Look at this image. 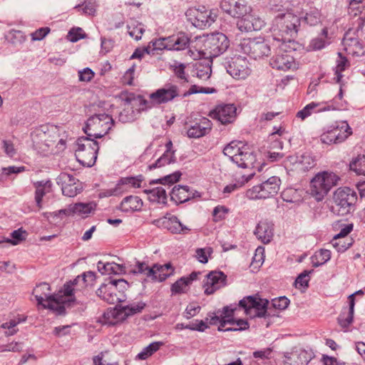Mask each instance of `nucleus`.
<instances>
[{"mask_svg": "<svg viewBox=\"0 0 365 365\" xmlns=\"http://www.w3.org/2000/svg\"><path fill=\"white\" fill-rule=\"evenodd\" d=\"M32 146L38 153L56 154L66 148L67 136L63 129L55 125L43 124L31 133Z\"/></svg>", "mask_w": 365, "mask_h": 365, "instance_id": "obj_1", "label": "nucleus"}, {"mask_svg": "<svg viewBox=\"0 0 365 365\" xmlns=\"http://www.w3.org/2000/svg\"><path fill=\"white\" fill-rule=\"evenodd\" d=\"M301 25V18L290 9L274 15L271 26L274 39L277 41L291 42L290 38L296 36Z\"/></svg>", "mask_w": 365, "mask_h": 365, "instance_id": "obj_2", "label": "nucleus"}, {"mask_svg": "<svg viewBox=\"0 0 365 365\" xmlns=\"http://www.w3.org/2000/svg\"><path fill=\"white\" fill-rule=\"evenodd\" d=\"M365 24L359 19L356 25L350 28L342 40L344 50L348 55L361 56L365 54Z\"/></svg>", "mask_w": 365, "mask_h": 365, "instance_id": "obj_3", "label": "nucleus"}, {"mask_svg": "<svg viewBox=\"0 0 365 365\" xmlns=\"http://www.w3.org/2000/svg\"><path fill=\"white\" fill-rule=\"evenodd\" d=\"M223 153L240 168H255L257 160L253 150L241 141L231 142L225 146Z\"/></svg>", "mask_w": 365, "mask_h": 365, "instance_id": "obj_4", "label": "nucleus"}, {"mask_svg": "<svg viewBox=\"0 0 365 365\" xmlns=\"http://www.w3.org/2000/svg\"><path fill=\"white\" fill-rule=\"evenodd\" d=\"M145 306V303L138 302L120 308L108 309L98 319V322L103 325H115L123 322L128 317L140 312Z\"/></svg>", "mask_w": 365, "mask_h": 365, "instance_id": "obj_5", "label": "nucleus"}, {"mask_svg": "<svg viewBox=\"0 0 365 365\" xmlns=\"http://www.w3.org/2000/svg\"><path fill=\"white\" fill-rule=\"evenodd\" d=\"M339 178L334 173L324 171L317 173L310 182V193L317 201L322 200Z\"/></svg>", "mask_w": 365, "mask_h": 365, "instance_id": "obj_6", "label": "nucleus"}, {"mask_svg": "<svg viewBox=\"0 0 365 365\" xmlns=\"http://www.w3.org/2000/svg\"><path fill=\"white\" fill-rule=\"evenodd\" d=\"M98 149V143L91 137H81L76 143L75 155L81 164L91 167L96 161Z\"/></svg>", "mask_w": 365, "mask_h": 365, "instance_id": "obj_7", "label": "nucleus"}, {"mask_svg": "<svg viewBox=\"0 0 365 365\" xmlns=\"http://www.w3.org/2000/svg\"><path fill=\"white\" fill-rule=\"evenodd\" d=\"M50 286L48 283L43 282L38 284L33 290V294L35 297L38 304L44 308H48L58 314L64 313V305L60 300V292L55 296L51 295L50 292Z\"/></svg>", "mask_w": 365, "mask_h": 365, "instance_id": "obj_8", "label": "nucleus"}, {"mask_svg": "<svg viewBox=\"0 0 365 365\" xmlns=\"http://www.w3.org/2000/svg\"><path fill=\"white\" fill-rule=\"evenodd\" d=\"M357 197L356 192L349 187H339L333 195L332 210L338 215H346L354 210Z\"/></svg>", "mask_w": 365, "mask_h": 365, "instance_id": "obj_9", "label": "nucleus"}, {"mask_svg": "<svg viewBox=\"0 0 365 365\" xmlns=\"http://www.w3.org/2000/svg\"><path fill=\"white\" fill-rule=\"evenodd\" d=\"M113 125L112 117L106 113L96 114L87 120L84 132L89 137L101 138L110 130Z\"/></svg>", "mask_w": 365, "mask_h": 365, "instance_id": "obj_10", "label": "nucleus"}, {"mask_svg": "<svg viewBox=\"0 0 365 365\" xmlns=\"http://www.w3.org/2000/svg\"><path fill=\"white\" fill-rule=\"evenodd\" d=\"M229 46L230 41L224 34L220 32L211 34L204 40V48L201 53L207 58L217 57L226 51Z\"/></svg>", "mask_w": 365, "mask_h": 365, "instance_id": "obj_11", "label": "nucleus"}, {"mask_svg": "<svg viewBox=\"0 0 365 365\" xmlns=\"http://www.w3.org/2000/svg\"><path fill=\"white\" fill-rule=\"evenodd\" d=\"M281 180L277 176H272L260 185L253 186L246 191L245 195L249 200L267 199L276 195L279 190Z\"/></svg>", "mask_w": 365, "mask_h": 365, "instance_id": "obj_12", "label": "nucleus"}, {"mask_svg": "<svg viewBox=\"0 0 365 365\" xmlns=\"http://www.w3.org/2000/svg\"><path fill=\"white\" fill-rule=\"evenodd\" d=\"M127 285L124 279L110 280L108 283L103 284L96 291L98 297L107 302L109 304H115L121 302L123 298V294L120 289H125Z\"/></svg>", "mask_w": 365, "mask_h": 365, "instance_id": "obj_13", "label": "nucleus"}, {"mask_svg": "<svg viewBox=\"0 0 365 365\" xmlns=\"http://www.w3.org/2000/svg\"><path fill=\"white\" fill-rule=\"evenodd\" d=\"M351 134V128L346 121L336 122L320 136L322 143L331 145L345 140Z\"/></svg>", "mask_w": 365, "mask_h": 365, "instance_id": "obj_14", "label": "nucleus"}, {"mask_svg": "<svg viewBox=\"0 0 365 365\" xmlns=\"http://www.w3.org/2000/svg\"><path fill=\"white\" fill-rule=\"evenodd\" d=\"M240 47L241 51L255 59L267 56L271 51L270 46L264 38H244Z\"/></svg>", "mask_w": 365, "mask_h": 365, "instance_id": "obj_15", "label": "nucleus"}, {"mask_svg": "<svg viewBox=\"0 0 365 365\" xmlns=\"http://www.w3.org/2000/svg\"><path fill=\"white\" fill-rule=\"evenodd\" d=\"M186 16L193 26L202 29L210 26L216 20L217 14L214 10L201 6L188 9Z\"/></svg>", "mask_w": 365, "mask_h": 365, "instance_id": "obj_16", "label": "nucleus"}, {"mask_svg": "<svg viewBox=\"0 0 365 365\" xmlns=\"http://www.w3.org/2000/svg\"><path fill=\"white\" fill-rule=\"evenodd\" d=\"M281 42V44L279 45V51L270 58L269 65L272 68L282 71L297 69V64L294 57L284 49L287 42Z\"/></svg>", "mask_w": 365, "mask_h": 365, "instance_id": "obj_17", "label": "nucleus"}, {"mask_svg": "<svg viewBox=\"0 0 365 365\" xmlns=\"http://www.w3.org/2000/svg\"><path fill=\"white\" fill-rule=\"evenodd\" d=\"M269 301L257 297H247L240 301L239 305L251 318L263 317L267 313Z\"/></svg>", "mask_w": 365, "mask_h": 365, "instance_id": "obj_18", "label": "nucleus"}, {"mask_svg": "<svg viewBox=\"0 0 365 365\" xmlns=\"http://www.w3.org/2000/svg\"><path fill=\"white\" fill-rule=\"evenodd\" d=\"M337 30L336 21L329 20L324 23V27L322 28L319 36L314 38L309 43V48L313 51L321 50L331 43Z\"/></svg>", "mask_w": 365, "mask_h": 365, "instance_id": "obj_19", "label": "nucleus"}, {"mask_svg": "<svg viewBox=\"0 0 365 365\" xmlns=\"http://www.w3.org/2000/svg\"><path fill=\"white\" fill-rule=\"evenodd\" d=\"M152 224L161 229H166L173 234L185 235L190 228L183 225L175 215L167 214L163 217L154 220Z\"/></svg>", "mask_w": 365, "mask_h": 365, "instance_id": "obj_20", "label": "nucleus"}, {"mask_svg": "<svg viewBox=\"0 0 365 365\" xmlns=\"http://www.w3.org/2000/svg\"><path fill=\"white\" fill-rule=\"evenodd\" d=\"M143 181V177H128L121 178L113 188L106 190L101 195L104 197L118 196L128 192L130 188H139Z\"/></svg>", "mask_w": 365, "mask_h": 365, "instance_id": "obj_21", "label": "nucleus"}, {"mask_svg": "<svg viewBox=\"0 0 365 365\" xmlns=\"http://www.w3.org/2000/svg\"><path fill=\"white\" fill-rule=\"evenodd\" d=\"M180 96V90L177 85L168 83L151 93L149 98L152 103L160 106L168 103Z\"/></svg>", "mask_w": 365, "mask_h": 365, "instance_id": "obj_22", "label": "nucleus"}, {"mask_svg": "<svg viewBox=\"0 0 365 365\" xmlns=\"http://www.w3.org/2000/svg\"><path fill=\"white\" fill-rule=\"evenodd\" d=\"M220 8L232 17L241 19L252 10L247 0H232V3L222 0Z\"/></svg>", "mask_w": 365, "mask_h": 365, "instance_id": "obj_23", "label": "nucleus"}, {"mask_svg": "<svg viewBox=\"0 0 365 365\" xmlns=\"http://www.w3.org/2000/svg\"><path fill=\"white\" fill-rule=\"evenodd\" d=\"M57 182L61 186L63 195L70 197L76 196L83 189L81 182L66 173H62L58 175Z\"/></svg>", "mask_w": 365, "mask_h": 365, "instance_id": "obj_24", "label": "nucleus"}, {"mask_svg": "<svg viewBox=\"0 0 365 365\" xmlns=\"http://www.w3.org/2000/svg\"><path fill=\"white\" fill-rule=\"evenodd\" d=\"M227 72L236 79H245L251 73V68L247 59L242 56L232 58Z\"/></svg>", "mask_w": 365, "mask_h": 365, "instance_id": "obj_25", "label": "nucleus"}, {"mask_svg": "<svg viewBox=\"0 0 365 365\" xmlns=\"http://www.w3.org/2000/svg\"><path fill=\"white\" fill-rule=\"evenodd\" d=\"M227 276L222 272L212 271L204 280V293L206 295L214 294L226 285Z\"/></svg>", "mask_w": 365, "mask_h": 365, "instance_id": "obj_26", "label": "nucleus"}, {"mask_svg": "<svg viewBox=\"0 0 365 365\" xmlns=\"http://www.w3.org/2000/svg\"><path fill=\"white\" fill-rule=\"evenodd\" d=\"M311 359V353L300 347H294L284 353V363L286 365H307Z\"/></svg>", "mask_w": 365, "mask_h": 365, "instance_id": "obj_27", "label": "nucleus"}, {"mask_svg": "<svg viewBox=\"0 0 365 365\" xmlns=\"http://www.w3.org/2000/svg\"><path fill=\"white\" fill-rule=\"evenodd\" d=\"M236 108L232 104L217 106L211 113L210 116L217 119L222 124L232 123L236 118Z\"/></svg>", "mask_w": 365, "mask_h": 365, "instance_id": "obj_28", "label": "nucleus"}, {"mask_svg": "<svg viewBox=\"0 0 365 365\" xmlns=\"http://www.w3.org/2000/svg\"><path fill=\"white\" fill-rule=\"evenodd\" d=\"M237 27L241 31H259L265 25L263 19L250 12L237 21Z\"/></svg>", "mask_w": 365, "mask_h": 365, "instance_id": "obj_29", "label": "nucleus"}, {"mask_svg": "<svg viewBox=\"0 0 365 365\" xmlns=\"http://www.w3.org/2000/svg\"><path fill=\"white\" fill-rule=\"evenodd\" d=\"M86 287V286L82 283H76V279L64 284L62 290L60 291V300L62 301L64 308L74 302L76 293L81 292Z\"/></svg>", "mask_w": 365, "mask_h": 365, "instance_id": "obj_30", "label": "nucleus"}, {"mask_svg": "<svg viewBox=\"0 0 365 365\" xmlns=\"http://www.w3.org/2000/svg\"><path fill=\"white\" fill-rule=\"evenodd\" d=\"M301 20L310 27H314L320 25L323 28L324 27V23L326 21L336 19L324 16L319 9L316 7L311 6L305 11V14L304 16L301 18Z\"/></svg>", "mask_w": 365, "mask_h": 365, "instance_id": "obj_31", "label": "nucleus"}, {"mask_svg": "<svg viewBox=\"0 0 365 365\" xmlns=\"http://www.w3.org/2000/svg\"><path fill=\"white\" fill-rule=\"evenodd\" d=\"M211 128V121L208 118H202L188 127L187 134L189 138H198L209 133Z\"/></svg>", "mask_w": 365, "mask_h": 365, "instance_id": "obj_32", "label": "nucleus"}, {"mask_svg": "<svg viewBox=\"0 0 365 365\" xmlns=\"http://www.w3.org/2000/svg\"><path fill=\"white\" fill-rule=\"evenodd\" d=\"M35 187V202L38 210L43 207V198L52 192L53 183L50 180H41L34 183Z\"/></svg>", "mask_w": 365, "mask_h": 365, "instance_id": "obj_33", "label": "nucleus"}, {"mask_svg": "<svg viewBox=\"0 0 365 365\" xmlns=\"http://www.w3.org/2000/svg\"><path fill=\"white\" fill-rule=\"evenodd\" d=\"M95 209V205L92 202H78L68 205L66 209L60 210L68 215H77L82 217H87Z\"/></svg>", "mask_w": 365, "mask_h": 365, "instance_id": "obj_34", "label": "nucleus"}, {"mask_svg": "<svg viewBox=\"0 0 365 365\" xmlns=\"http://www.w3.org/2000/svg\"><path fill=\"white\" fill-rule=\"evenodd\" d=\"M164 153L154 163L149 165L150 170L161 168L175 161V150L173 149V143L170 140L166 143Z\"/></svg>", "mask_w": 365, "mask_h": 365, "instance_id": "obj_35", "label": "nucleus"}, {"mask_svg": "<svg viewBox=\"0 0 365 365\" xmlns=\"http://www.w3.org/2000/svg\"><path fill=\"white\" fill-rule=\"evenodd\" d=\"M256 237L263 243L270 242L273 237V224L267 220L260 221L255 231Z\"/></svg>", "mask_w": 365, "mask_h": 365, "instance_id": "obj_36", "label": "nucleus"}, {"mask_svg": "<svg viewBox=\"0 0 365 365\" xmlns=\"http://www.w3.org/2000/svg\"><path fill=\"white\" fill-rule=\"evenodd\" d=\"M199 274L200 272H192L188 276L180 278L172 284L170 288L172 294H176L186 292L192 282L197 279Z\"/></svg>", "mask_w": 365, "mask_h": 365, "instance_id": "obj_37", "label": "nucleus"}, {"mask_svg": "<svg viewBox=\"0 0 365 365\" xmlns=\"http://www.w3.org/2000/svg\"><path fill=\"white\" fill-rule=\"evenodd\" d=\"M152 271L153 273L150 278L153 281L163 282L173 274L175 269L170 263H168L163 265L155 264L152 267Z\"/></svg>", "mask_w": 365, "mask_h": 365, "instance_id": "obj_38", "label": "nucleus"}, {"mask_svg": "<svg viewBox=\"0 0 365 365\" xmlns=\"http://www.w3.org/2000/svg\"><path fill=\"white\" fill-rule=\"evenodd\" d=\"M194 193L187 186H175L170 192V199L176 204L183 203L193 197Z\"/></svg>", "mask_w": 365, "mask_h": 365, "instance_id": "obj_39", "label": "nucleus"}, {"mask_svg": "<svg viewBox=\"0 0 365 365\" xmlns=\"http://www.w3.org/2000/svg\"><path fill=\"white\" fill-rule=\"evenodd\" d=\"M168 50L180 51L185 49L189 42L190 38L185 33H178L177 34L168 37Z\"/></svg>", "mask_w": 365, "mask_h": 365, "instance_id": "obj_40", "label": "nucleus"}, {"mask_svg": "<svg viewBox=\"0 0 365 365\" xmlns=\"http://www.w3.org/2000/svg\"><path fill=\"white\" fill-rule=\"evenodd\" d=\"M329 110V106H327L322 103L312 102L307 105L302 110L297 112V117L303 120L314 113H319Z\"/></svg>", "mask_w": 365, "mask_h": 365, "instance_id": "obj_41", "label": "nucleus"}, {"mask_svg": "<svg viewBox=\"0 0 365 365\" xmlns=\"http://www.w3.org/2000/svg\"><path fill=\"white\" fill-rule=\"evenodd\" d=\"M143 204V201L139 197L130 195L123 200L120 208L123 212H132L140 210Z\"/></svg>", "mask_w": 365, "mask_h": 365, "instance_id": "obj_42", "label": "nucleus"}, {"mask_svg": "<svg viewBox=\"0 0 365 365\" xmlns=\"http://www.w3.org/2000/svg\"><path fill=\"white\" fill-rule=\"evenodd\" d=\"M364 292L361 290H359L355 293L349 296V312L346 317H344V315L341 314L339 318V322L340 325L343 327H347L349 326L352 322L354 318V305H355V295L356 294H363Z\"/></svg>", "mask_w": 365, "mask_h": 365, "instance_id": "obj_43", "label": "nucleus"}, {"mask_svg": "<svg viewBox=\"0 0 365 365\" xmlns=\"http://www.w3.org/2000/svg\"><path fill=\"white\" fill-rule=\"evenodd\" d=\"M26 319L25 317L17 314L3 323L1 325V328L5 329L4 334L6 336H13L19 331L17 325L24 322Z\"/></svg>", "mask_w": 365, "mask_h": 365, "instance_id": "obj_44", "label": "nucleus"}, {"mask_svg": "<svg viewBox=\"0 0 365 365\" xmlns=\"http://www.w3.org/2000/svg\"><path fill=\"white\" fill-rule=\"evenodd\" d=\"M150 202L165 204L167 202V194L165 190L161 187H156L150 190H144Z\"/></svg>", "mask_w": 365, "mask_h": 365, "instance_id": "obj_45", "label": "nucleus"}, {"mask_svg": "<svg viewBox=\"0 0 365 365\" xmlns=\"http://www.w3.org/2000/svg\"><path fill=\"white\" fill-rule=\"evenodd\" d=\"M97 268L102 274H117L124 272L123 266L115 262H103L99 261L97 264Z\"/></svg>", "mask_w": 365, "mask_h": 365, "instance_id": "obj_46", "label": "nucleus"}, {"mask_svg": "<svg viewBox=\"0 0 365 365\" xmlns=\"http://www.w3.org/2000/svg\"><path fill=\"white\" fill-rule=\"evenodd\" d=\"M331 258V252L329 250L321 249L317 251L311 257L312 263L317 267L325 264Z\"/></svg>", "mask_w": 365, "mask_h": 365, "instance_id": "obj_47", "label": "nucleus"}, {"mask_svg": "<svg viewBox=\"0 0 365 365\" xmlns=\"http://www.w3.org/2000/svg\"><path fill=\"white\" fill-rule=\"evenodd\" d=\"M163 345L162 341H155L150 344L148 346L145 347L137 356L136 359L139 360H145L150 356H152L155 352L160 349V348Z\"/></svg>", "mask_w": 365, "mask_h": 365, "instance_id": "obj_48", "label": "nucleus"}, {"mask_svg": "<svg viewBox=\"0 0 365 365\" xmlns=\"http://www.w3.org/2000/svg\"><path fill=\"white\" fill-rule=\"evenodd\" d=\"M127 28L129 35L136 41L141 38L145 31L143 25L136 21H131Z\"/></svg>", "mask_w": 365, "mask_h": 365, "instance_id": "obj_49", "label": "nucleus"}, {"mask_svg": "<svg viewBox=\"0 0 365 365\" xmlns=\"http://www.w3.org/2000/svg\"><path fill=\"white\" fill-rule=\"evenodd\" d=\"M331 244L339 252H343L351 247L352 245V240L349 238L334 237L331 241Z\"/></svg>", "mask_w": 365, "mask_h": 365, "instance_id": "obj_50", "label": "nucleus"}, {"mask_svg": "<svg viewBox=\"0 0 365 365\" xmlns=\"http://www.w3.org/2000/svg\"><path fill=\"white\" fill-rule=\"evenodd\" d=\"M349 166L350 170L357 175H365V155H359L351 162Z\"/></svg>", "mask_w": 365, "mask_h": 365, "instance_id": "obj_51", "label": "nucleus"}, {"mask_svg": "<svg viewBox=\"0 0 365 365\" xmlns=\"http://www.w3.org/2000/svg\"><path fill=\"white\" fill-rule=\"evenodd\" d=\"M234 309H230L229 307H226L223 309L222 314L221 316L220 325H219L218 329L220 331L223 330L224 328L228 323H232L234 322Z\"/></svg>", "mask_w": 365, "mask_h": 365, "instance_id": "obj_52", "label": "nucleus"}, {"mask_svg": "<svg viewBox=\"0 0 365 365\" xmlns=\"http://www.w3.org/2000/svg\"><path fill=\"white\" fill-rule=\"evenodd\" d=\"M290 6L289 0H272L271 1V9L274 15L278 12H284L292 9Z\"/></svg>", "mask_w": 365, "mask_h": 365, "instance_id": "obj_53", "label": "nucleus"}, {"mask_svg": "<svg viewBox=\"0 0 365 365\" xmlns=\"http://www.w3.org/2000/svg\"><path fill=\"white\" fill-rule=\"evenodd\" d=\"M298 165L300 170L307 171L315 165L314 159L309 154H304L299 160Z\"/></svg>", "mask_w": 365, "mask_h": 365, "instance_id": "obj_54", "label": "nucleus"}, {"mask_svg": "<svg viewBox=\"0 0 365 365\" xmlns=\"http://www.w3.org/2000/svg\"><path fill=\"white\" fill-rule=\"evenodd\" d=\"M255 173L249 174L247 177L242 176V180H237V183L230 184L225 187L223 192L224 193H231L239 187L243 186L246 182H247L254 175Z\"/></svg>", "mask_w": 365, "mask_h": 365, "instance_id": "obj_55", "label": "nucleus"}, {"mask_svg": "<svg viewBox=\"0 0 365 365\" xmlns=\"http://www.w3.org/2000/svg\"><path fill=\"white\" fill-rule=\"evenodd\" d=\"M212 253V249L210 247L205 248H198L195 251V257L197 260L203 264L208 262V257Z\"/></svg>", "mask_w": 365, "mask_h": 365, "instance_id": "obj_56", "label": "nucleus"}, {"mask_svg": "<svg viewBox=\"0 0 365 365\" xmlns=\"http://www.w3.org/2000/svg\"><path fill=\"white\" fill-rule=\"evenodd\" d=\"M148 98V100H145L143 97L138 96L137 98L134 99V105L138 107L139 110H145L155 106H158L157 104L152 103V101L149 97Z\"/></svg>", "mask_w": 365, "mask_h": 365, "instance_id": "obj_57", "label": "nucleus"}, {"mask_svg": "<svg viewBox=\"0 0 365 365\" xmlns=\"http://www.w3.org/2000/svg\"><path fill=\"white\" fill-rule=\"evenodd\" d=\"M11 236L12 239H8L6 242L13 245H16L26 239V231L19 229L13 231L11 233Z\"/></svg>", "mask_w": 365, "mask_h": 365, "instance_id": "obj_58", "label": "nucleus"}, {"mask_svg": "<svg viewBox=\"0 0 365 365\" xmlns=\"http://www.w3.org/2000/svg\"><path fill=\"white\" fill-rule=\"evenodd\" d=\"M349 66V63L346 57L342 56L341 53H339V60H337V64L336 66V74L337 76L338 81H339L341 75L340 74L346 68Z\"/></svg>", "mask_w": 365, "mask_h": 365, "instance_id": "obj_59", "label": "nucleus"}, {"mask_svg": "<svg viewBox=\"0 0 365 365\" xmlns=\"http://www.w3.org/2000/svg\"><path fill=\"white\" fill-rule=\"evenodd\" d=\"M96 274L93 272H84L82 275L78 276L76 278V283H82L85 284L86 287L89 284H92V283L95 281Z\"/></svg>", "mask_w": 365, "mask_h": 365, "instance_id": "obj_60", "label": "nucleus"}, {"mask_svg": "<svg viewBox=\"0 0 365 365\" xmlns=\"http://www.w3.org/2000/svg\"><path fill=\"white\" fill-rule=\"evenodd\" d=\"M227 324L231 325L230 327H227L223 330L226 331H237V330H245L249 327L248 323L247 321L244 319H235L232 323H228Z\"/></svg>", "mask_w": 365, "mask_h": 365, "instance_id": "obj_61", "label": "nucleus"}, {"mask_svg": "<svg viewBox=\"0 0 365 365\" xmlns=\"http://www.w3.org/2000/svg\"><path fill=\"white\" fill-rule=\"evenodd\" d=\"M68 39L72 42H76L86 37V34L81 28H73L68 34Z\"/></svg>", "mask_w": 365, "mask_h": 365, "instance_id": "obj_62", "label": "nucleus"}, {"mask_svg": "<svg viewBox=\"0 0 365 365\" xmlns=\"http://www.w3.org/2000/svg\"><path fill=\"white\" fill-rule=\"evenodd\" d=\"M212 73L211 67L208 65H200L197 67V76L198 78L206 81L210 78Z\"/></svg>", "mask_w": 365, "mask_h": 365, "instance_id": "obj_63", "label": "nucleus"}, {"mask_svg": "<svg viewBox=\"0 0 365 365\" xmlns=\"http://www.w3.org/2000/svg\"><path fill=\"white\" fill-rule=\"evenodd\" d=\"M229 212V209L225 206L218 205L214 208L212 215L215 222L221 221L225 218Z\"/></svg>", "mask_w": 365, "mask_h": 365, "instance_id": "obj_64", "label": "nucleus"}]
</instances>
